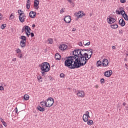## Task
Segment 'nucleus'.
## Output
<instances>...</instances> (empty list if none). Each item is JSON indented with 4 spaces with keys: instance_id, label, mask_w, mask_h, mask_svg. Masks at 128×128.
<instances>
[{
    "instance_id": "obj_2",
    "label": "nucleus",
    "mask_w": 128,
    "mask_h": 128,
    "mask_svg": "<svg viewBox=\"0 0 128 128\" xmlns=\"http://www.w3.org/2000/svg\"><path fill=\"white\" fill-rule=\"evenodd\" d=\"M42 76H44L46 72H48L50 70V66L48 62H43L39 65Z\"/></svg>"
},
{
    "instance_id": "obj_38",
    "label": "nucleus",
    "mask_w": 128,
    "mask_h": 128,
    "mask_svg": "<svg viewBox=\"0 0 128 128\" xmlns=\"http://www.w3.org/2000/svg\"><path fill=\"white\" fill-rule=\"evenodd\" d=\"M124 8L122 7V6H120V7L119 8V10H120V11H124Z\"/></svg>"
},
{
    "instance_id": "obj_43",
    "label": "nucleus",
    "mask_w": 128,
    "mask_h": 128,
    "mask_svg": "<svg viewBox=\"0 0 128 128\" xmlns=\"http://www.w3.org/2000/svg\"><path fill=\"white\" fill-rule=\"evenodd\" d=\"M70 4H71V6H74V2H72V3Z\"/></svg>"
},
{
    "instance_id": "obj_51",
    "label": "nucleus",
    "mask_w": 128,
    "mask_h": 128,
    "mask_svg": "<svg viewBox=\"0 0 128 128\" xmlns=\"http://www.w3.org/2000/svg\"><path fill=\"white\" fill-rule=\"evenodd\" d=\"M126 105V103H125V102H124L123 106H125Z\"/></svg>"
},
{
    "instance_id": "obj_31",
    "label": "nucleus",
    "mask_w": 128,
    "mask_h": 128,
    "mask_svg": "<svg viewBox=\"0 0 128 128\" xmlns=\"http://www.w3.org/2000/svg\"><path fill=\"white\" fill-rule=\"evenodd\" d=\"M24 98L26 100H28L30 98L29 95H28V94H26L24 96Z\"/></svg>"
},
{
    "instance_id": "obj_32",
    "label": "nucleus",
    "mask_w": 128,
    "mask_h": 128,
    "mask_svg": "<svg viewBox=\"0 0 128 128\" xmlns=\"http://www.w3.org/2000/svg\"><path fill=\"white\" fill-rule=\"evenodd\" d=\"M100 82L102 84H103L105 83V80L104 78H102V79L100 80Z\"/></svg>"
},
{
    "instance_id": "obj_23",
    "label": "nucleus",
    "mask_w": 128,
    "mask_h": 128,
    "mask_svg": "<svg viewBox=\"0 0 128 128\" xmlns=\"http://www.w3.org/2000/svg\"><path fill=\"white\" fill-rule=\"evenodd\" d=\"M31 2L30 0H28L26 2V8L28 10H29L30 6V4Z\"/></svg>"
},
{
    "instance_id": "obj_49",
    "label": "nucleus",
    "mask_w": 128,
    "mask_h": 128,
    "mask_svg": "<svg viewBox=\"0 0 128 128\" xmlns=\"http://www.w3.org/2000/svg\"><path fill=\"white\" fill-rule=\"evenodd\" d=\"M0 120H1V122L3 124L4 122V120L3 119H2V118H0Z\"/></svg>"
},
{
    "instance_id": "obj_57",
    "label": "nucleus",
    "mask_w": 128,
    "mask_h": 128,
    "mask_svg": "<svg viewBox=\"0 0 128 128\" xmlns=\"http://www.w3.org/2000/svg\"><path fill=\"white\" fill-rule=\"evenodd\" d=\"M74 1H76V0H74Z\"/></svg>"
},
{
    "instance_id": "obj_48",
    "label": "nucleus",
    "mask_w": 128,
    "mask_h": 128,
    "mask_svg": "<svg viewBox=\"0 0 128 128\" xmlns=\"http://www.w3.org/2000/svg\"><path fill=\"white\" fill-rule=\"evenodd\" d=\"M112 48L114 49H114L116 48V46H112Z\"/></svg>"
},
{
    "instance_id": "obj_35",
    "label": "nucleus",
    "mask_w": 128,
    "mask_h": 128,
    "mask_svg": "<svg viewBox=\"0 0 128 128\" xmlns=\"http://www.w3.org/2000/svg\"><path fill=\"white\" fill-rule=\"evenodd\" d=\"M65 76V75L64 73L60 74V78H64Z\"/></svg>"
},
{
    "instance_id": "obj_26",
    "label": "nucleus",
    "mask_w": 128,
    "mask_h": 128,
    "mask_svg": "<svg viewBox=\"0 0 128 128\" xmlns=\"http://www.w3.org/2000/svg\"><path fill=\"white\" fill-rule=\"evenodd\" d=\"M37 80H38V82H42V76L40 75L37 76Z\"/></svg>"
},
{
    "instance_id": "obj_40",
    "label": "nucleus",
    "mask_w": 128,
    "mask_h": 128,
    "mask_svg": "<svg viewBox=\"0 0 128 128\" xmlns=\"http://www.w3.org/2000/svg\"><path fill=\"white\" fill-rule=\"evenodd\" d=\"M3 125L5 126V127H6L7 126V124L6 123V122H4L3 123H2Z\"/></svg>"
},
{
    "instance_id": "obj_7",
    "label": "nucleus",
    "mask_w": 128,
    "mask_h": 128,
    "mask_svg": "<svg viewBox=\"0 0 128 128\" xmlns=\"http://www.w3.org/2000/svg\"><path fill=\"white\" fill-rule=\"evenodd\" d=\"M76 95L78 98H84L86 96L85 92L82 90H77Z\"/></svg>"
},
{
    "instance_id": "obj_6",
    "label": "nucleus",
    "mask_w": 128,
    "mask_h": 128,
    "mask_svg": "<svg viewBox=\"0 0 128 128\" xmlns=\"http://www.w3.org/2000/svg\"><path fill=\"white\" fill-rule=\"evenodd\" d=\"M20 38L21 40L20 46L22 48H25L26 46V37L25 36H21Z\"/></svg>"
},
{
    "instance_id": "obj_47",
    "label": "nucleus",
    "mask_w": 128,
    "mask_h": 128,
    "mask_svg": "<svg viewBox=\"0 0 128 128\" xmlns=\"http://www.w3.org/2000/svg\"><path fill=\"white\" fill-rule=\"evenodd\" d=\"M76 28H73L72 29V32H76Z\"/></svg>"
},
{
    "instance_id": "obj_28",
    "label": "nucleus",
    "mask_w": 128,
    "mask_h": 128,
    "mask_svg": "<svg viewBox=\"0 0 128 128\" xmlns=\"http://www.w3.org/2000/svg\"><path fill=\"white\" fill-rule=\"evenodd\" d=\"M96 67H99L102 66L101 61L100 60H98L96 62Z\"/></svg>"
},
{
    "instance_id": "obj_44",
    "label": "nucleus",
    "mask_w": 128,
    "mask_h": 128,
    "mask_svg": "<svg viewBox=\"0 0 128 128\" xmlns=\"http://www.w3.org/2000/svg\"><path fill=\"white\" fill-rule=\"evenodd\" d=\"M68 0V2H69V3L70 4H72V2H73L72 0Z\"/></svg>"
},
{
    "instance_id": "obj_5",
    "label": "nucleus",
    "mask_w": 128,
    "mask_h": 128,
    "mask_svg": "<svg viewBox=\"0 0 128 128\" xmlns=\"http://www.w3.org/2000/svg\"><path fill=\"white\" fill-rule=\"evenodd\" d=\"M30 31H31L30 28L28 26H24L22 29V32H26V34L28 38H29V36H30Z\"/></svg>"
},
{
    "instance_id": "obj_4",
    "label": "nucleus",
    "mask_w": 128,
    "mask_h": 128,
    "mask_svg": "<svg viewBox=\"0 0 128 128\" xmlns=\"http://www.w3.org/2000/svg\"><path fill=\"white\" fill-rule=\"evenodd\" d=\"M18 13L20 14L19 19L20 22H24L26 20V16L25 15V14L22 10H18Z\"/></svg>"
},
{
    "instance_id": "obj_50",
    "label": "nucleus",
    "mask_w": 128,
    "mask_h": 128,
    "mask_svg": "<svg viewBox=\"0 0 128 128\" xmlns=\"http://www.w3.org/2000/svg\"><path fill=\"white\" fill-rule=\"evenodd\" d=\"M16 113H18V109L17 107H16Z\"/></svg>"
},
{
    "instance_id": "obj_12",
    "label": "nucleus",
    "mask_w": 128,
    "mask_h": 128,
    "mask_svg": "<svg viewBox=\"0 0 128 128\" xmlns=\"http://www.w3.org/2000/svg\"><path fill=\"white\" fill-rule=\"evenodd\" d=\"M112 74V70H108L104 72V75L106 78H110Z\"/></svg>"
},
{
    "instance_id": "obj_37",
    "label": "nucleus",
    "mask_w": 128,
    "mask_h": 128,
    "mask_svg": "<svg viewBox=\"0 0 128 128\" xmlns=\"http://www.w3.org/2000/svg\"><path fill=\"white\" fill-rule=\"evenodd\" d=\"M78 45H79V46H83L82 42H78Z\"/></svg>"
},
{
    "instance_id": "obj_30",
    "label": "nucleus",
    "mask_w": 128,
    "mask_h": 128,
    "mask_svg": "<svg viewBox=\"0 0 128 128\" xmlns=\"http://www.w3.org/2000/svg\"><path fill=\"white\" fill-rule=\"evenodd\" d=\"M14 18H15V16H14V14L12 13V14H11L10 16V20H12L14 19Z\"/></svg>"
},
{
    "instance_id": "obj_53",
    "label": "nucleus",
    "mask_w": 128,
    "mask_h": 128,
    "mask_svg": "<svg viewBox=\"0 0 128 128\" xmlns=\"http://www.w3.org/2000/svg\"><path fill=\"white\" fill-rule=\"evenodd\" d=\"M0 128H3V126L2 124H0Z\"/></svg>"
},
{
    "instance_id": "obj_27",
    "label": "nucleus",
    "mask_w": 128,
    "mask_h": 128,
    "mask_svg": "<svg viewBox=\"0 0 128 128\" xmlns=\"http://www.w3.org/2000/svg\"><path fill=\"white\" fill-rule=\"evenodd\" d=\"M86 122H87V124L88 126H92L94 124L92 120H88Z\"/></svg>"
},
{
    "instance_id": "obj_33",
    "label": "nucleus",
    "mask_w": 128,
    "mask_h": 128,
    "mask_svg": "<svg viewBox=\"0 0 128 128\" xmlns=\"http://www.w3.org/2000/svg\"><path fill=\"white\" fill-rule=\"evenodd\" d=\"M66 8H63L60 10V14H62L65 12Z\"/></svg>"
},
{
    "instance_id": "obj_42",
    "label": "nucleus",
    "mask_w": 128,
    "mask_h": 128,
    "mask_svg": "<svg viewBox=\"0 0 128 128\" xmlns=\"http://www.w3.org/2000/svg\"><path fill=\"white\" fill-rule=\"evenodd\" d=\"M49 79H50V80H54V78H52V76H49Z\"/></svg>"
},
{
    "instance_id": "obj_52",
    "label": "nucleus",
    "mask_w": 128,
    "mask_h": 128,
    "mask_svg": "<svg viewBox=\"0 0 128 128\" xmlns=\"http://www.w3.org/2000/svg\"><path fill=\"white\" fill-rule=\"evenodd\" d=\"M32 27L33 28H36V25H35V24H33Z\"/></svg>"
},
{
    "instance_id": "obj_3",
    "label": "nucleus",
    "mask_w": 128,
    "mask_h": 128,
    "mask_svg": "<svg viewBox=\"0 0 128 128\" xmlns=\"http://www.w3.org/2000/svg\"><path fill=\"white\" fill-rule=\"evenodd\" d=\"M54 104V99L50 97L47 100H43L40 102V105L42 107L50 108Z\"/></svg>"
},
{
    "instance_id": "obj_24",
    "label": "nucleus",
    "mask_w": 128,
    "mask_h": 128,
    "mask_svg": "<svg viewBox=\"0 0 128 128\" xmlns=\"http://www.w3.org/2000/svg\"><path fill=\"white\" fill-rule=\"evenodd\" d=\"M110 26L112 29H116L118 27V24H112Z\"/></svg>"
},
{
    "instance_id": "obj_20",
    "label": "nucleus",
    "mask_w": 128,
    "mask_h": 128,
    "mask_svg": "<svg viewBox=\"0 0 128 128\" xmlns=\"http://www.w3.org/2000/svg\"><path fill=\"white\" fill-rule=\"evenodd\" d=\"M61 56L59 54H55V59L57 60H60L61 59Z\"/></svg>"
},
{
    "instance_id": "obj_58",
    "label": "nucleus",
    "mask_w": 128,
    "mask_h": 128,
    "mask_svg": "<svg viewBox=\"0 0 128 128\" xmlns=\"http://www.w3.org/2000/svg\"><path fill=\"white\" fill-rule=\"evenodd\" d=\"M92 128H94V127H92Z\"/></svg>"
},
{
    "instance_id": "obj_29",
    "label": "nucleus",
    "mask_w": 128,
    "mask_h": 128,
    "mask_svg": "<svg viewBox=\"0 0 128 128\" xmlns=\"http://www.w3.org/2000/svg\"><path fill=\"white\" fill-rule=\"evenodd\" d=\"M124 10H116V14H123L124 13Z\"/></svg>"
},
{
    "instance_id": "obj_55",
    "label": "nucleus",
    "mask_w": 128,
    "mask_h": 128,
    "mask_svg": "<svg viewBox=\"0 0 128 128\" xmlns=\"http://www.w3.org/2000/svg\"><path fill=\"white\" fill-rule=\"evenodd\" d=\"M0 20H1V18H0Z\"/></svg>"
},
{
    "instance_id": "obj_56",
    "label": "nucleus",
    "mask_w": 128,
    "mask_h": 128,
    "mask_svg": "<svg viewBox=\"0 0 128 128\" xmlns=\"http://www.w3.org/2000/svg\"><path fill=\"white\" fill-rule=\"evenodd\" d=\"M127 114H128V112H127Z\"/></svg>"
},
{
    "instance_id": "obj_18",
    "label": "nucleus",
    "mask_w": 128,
    "mask_h": 128,
    "mask_svg": "<svg viewBox=\"0 0 128 128\" xmlns=\"http://www.w3.org/2000/svg\"><path fill=\"white\" fill-rule=\"evenodd\" d=\"M118 24L122 26H124L126 24L123 18H120L119 20Z\"/></svg>"
},
{
    "instance_id": "obj_41",
    "label": "nucleus",
    "mask_w": 128,
    "mask_h": 128,
    "mask_svg": "<svg viewBox=\"0 0 128 128\" xmlns=\"http://www.w3.org/2000/svg\"><path fill=\"white\" fill-rule=\"evenodd\" d=\"M30 35H31V37H32V38H33V37L34 36V32L30 33Z\"/></svg>"
},
{
    "instance_id": "obj_15",
    "label": "nucleus",
    "mask_w": 128,
    "mask_h": 128,
    "mask_svg": "<svg viewBox=\"0 0 128 128\" xmlns=\"http://www.w3.org/2000/svg\"><path fill=\"white\" fill-rule=\"evenodd\" d=\"M40 0H34V8L36 10H38L40 8Z\"/></svg>"
},
{
    "instance_id": "obj_34",
    "label": "nucleus",
    "mask_w": 128,
    "mask_h": 128,
    "mask_svg": "<svg viewBox=\"0 0 128 128\" xmlns=\"http://www.w3.org/2000/svg\"><path fill=\"white\" fill-rule=\"evenodd\" d=\"M6 26V24H2L0 28L2 30H4Z\"/></svg>"
},
{
    "instance_id": "obj_10",
    "label": "nucleus",
    "mask_w": 128,
    "mask_h": 128,
    "mask_svg": "<svg viewBox=\"0 0 128 128\" xmlns=\"http://www.w3.org/2000/svg\"><path fill=\"white\" fill-rule=\"evenodd\" d=\"M116 22V18L110 16H108L107 17V22L108 24H113Z\"/></svg>"
},
{
    "instance_id": "obj_21",
    "label": "nucleus",
    "mask_w": 128,
    "mask_h": 128,
    "mask_svg": "<svg viewBox=\"0 0 128 128\" xmlns=\"http://www.w3.org/2000/svg\"><path fill=\"white\" fill-rule=\"evenodd\" d=\"M44 107H42V106H38V107H37V110L41 112H43L45 111V109L44 108Z\"/></svg>"
},
{
    "instance_id": "obj_11",
    "label": "nucleus",
    "mask_w": 128,
    "mask_h": 128,
    "mask_svg": "<svg viewBox=\"0 0 128 128\" xmlns=\"http://www.w3.org/2000/svg\"><path fill=\"white\" fill-rule=\"evenodd\" d=\"M75 16H76L77 18H82L84 16H85V14H84L83 11L80 10L74 14Z\"/></svg>"
},
{
    "instance_id": "obj_1",
    "label": "nucleus",
    "mask_w": 128,
    "mask_h": 128,
    "mask_svg": "<svg viewBox=\"0 0 128 128\" xmlns=\"http://www.w3.org/2000/svg\"><path fill=\"white\" fill-rule=\"evenodd\" d=\"M92 55V49H90L88 53L84 50H75L73 52L72 56L67 58L65 60V66L71 69L79 68L82 66L85 65Z\"/></svg>"
},
{
    "instance_id": "obj_25",
    "label": "nucleus",
    "mask_w": 128,
    "mask_h": 128,
    "mask_svg": "<svg viewBox=\"0 0 128 128\" xmlns=\"http://www.w3.org/2000/svg\"><path fill=\"white\" fill-rule=\"evenodd\" d=\"M54 40L52 38H49L47 40V44H52Z\"/></svg>"
},
{
    "instance_id": "obj_39",
    "label": "nucleus",
    "mask_w": 128,
    "mask_h": 128,
    "mask_svg": "<svg viewBox=\"0 0 128 128\" xmlns=\"http://www.w3.org/2000/svg\"><path fill=\"white\" fill-rule=\"evenodd\" d=\"M4 90V87H2V86H0V90L3 91Z\"/></svg>"
},
{
    "instance_id": "obj_46",
    "label": "nucleus",
    "mask_w": 128,
    "mask_h": 128,
    "mask_svg": "<svg viewBox=\"0 0 128 128\" xmlns=\"http://www.w3.org/2000/svg\"><path fill=\"white\" fill-rule=\"evenodd\" d=\"M94 88H98V85H95V86H94Z\"/></svg>"
},
{
    "instance_id": "obj_36",
    "label": "nucleus",
    "mask_w": 128,
    "mask_h": 128,
    "mask_svg": "<svg viewBox=\"0 0 128 128\" xmlns=\"http://www.w3.org/2000/svg\"><path fill=\"white\" fill-rule=\"evenodd\" d=\"M126 2V0H120V2L122 4H124Z\"/></svg>"
},
{
    "instance_id": "obj_22",
    "label": "nucleus",
    "mask_w": 128,
    "mask_h": 128,
    "mask_svg": "<svg viewBox=\"0 0 128 128\" xmlns=\"http://www.w3.org/2000/svg\"><path fill=\"white\" fill-rule=\"evenodd\" d=\"M122 16L126 20H128V16L126 14L125 11H124V13L122 14Z\"/></svg>"
},
{
    "instance_id": "obj_45",
    "label": "nucleus",
    "mask_w": 128,
    "mask_h": 128,
    "mask_svg": "<svg viewBox=\"0 0 128 128\" xmlns=\"http://www.w3.org/2000/svg\"><path fill=\"white\" fill-rule=\"evenodd\" d=\"M16 58H13L12 60V62H16Z\"/></svg>"
},
{
    "instance_id": "obj_8",
    "label": "nucleus",
    "mask_w": 128,
    "mask_h": 128,
    "mask_svg": "<svg viewBox=\"0 0 128 128\" xmlns=\"http://www.w3.org/2000/svg\"><path fill=\"white\" fill-rule=\"evenodd\" d=\"M90 118V112L88 111H86L84 114H83V121L84 122H87L88 120V118Z\"/></svg>"
},
{
    "instance_id": "obj_16",
    "label": "nucleus",
    "mask_w": 128,
    "mask_h": 128,
    "mask_svg": "<svg viewBox=\"0 0 128 128\" xmlns=\"http://www.w3.org/2000/svg\"><path fill=\"white\" fill-rule=\"evenodd\" d=\"M68 46L65 44H61L60 46H59V49L62 51L67 50Z\"/></svg>"
},
{
    "instance_id": "obj_9",
    "label": "nucleus",
    "mask_w": 128,
    "mask_h": 128,
    "mask_svg": "<svg viewBox=\"0 0 128 128\" xmlns=\"http://www.w3.org/2000/svg\"><path fill=\"white\" fill-rule=\"evenodd\" d=\"M16 53L18 54V57L20 58H23V54H22V50L20 48H16L15 50Z\"/></svg>"
},
{
    "instance_id": "obj_54",
    "label": "nucleus",
    "mask_w": 128,
    "mask_h": 128,
    "mask_svg": "<svg viewBox=\"0 0 128 128\" xmlns=\"http://www.w3.org/2000/svg\"><path fill=\"white\" fill-rule=\"evenodd\" d=\"M126 108H128V107H126Z\"/></svg>"
},
{
    "instance_id": "obj_19",
    "label": "nucleus",
    "mask_w": 128,
    "mask_h": 128,
    "mask_svg": "<svg viewBox=\"0 0 128 128\" xmlns=\"http://www.w3.org/2000/svg\"><path fill=\"white\" fill-rule=\"evenodd\" d=\"M90 41H88V40H83V44L84 46H90Z\"/></svg>"
},
{
    "instance_id": "obj_17",
    "label": "nucleus",
    "mask_w": 128,
    "mask_h": 128,
    "mask_svg": "<svg viewBox=\"0 0 128 128\" xmlns=\"http://www.w3.org/2000/svg\"><path fill=\"white\" fill-rule=\"evenodd\" d=\"M36 16V13L35 12L31 11L30 12V16L32 18H34Z\"/></svg>"
},
{
    "instance_id": "obj_14",
    "label": "nucleus",
    "mask_w": 128,
    "mask_h": 128,
    "mask_svg": "<svg viewBox=\"0 0 128 128\" xmlns=\"http://www.w3.org/2000/svg\"><path fill=\"white\" fill-rule=\"evenodd\" d=\"M72 21V17L70 16H65L64 22L67 24H70Z\"/></svg>"
},
{
    "instance_id": "obj_13",
    "label": "nucleus",
    "mask_w": 128,
    "mask_h": 128,
    "mask_svg": "<svg viewBox=\"0 0 128 128\" xmlns=\"http://www.w3.org/2000/svg\"><path fill=\"white\" fill-rule=\"evenodd\" d=\"M108 60L107 58H104L102 62V67H108Z\"/></svg>"
}]
</instances>
